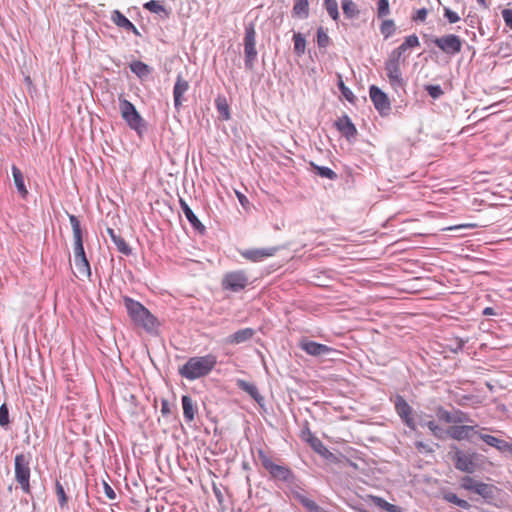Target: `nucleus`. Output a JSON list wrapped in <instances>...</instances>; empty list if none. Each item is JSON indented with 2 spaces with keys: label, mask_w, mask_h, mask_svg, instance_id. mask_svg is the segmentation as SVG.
Returning <instances> with one entry per match:
<instances>
[{
  "label": "nucleus",
  "mask_w": 512,
  "mask_h": 512,
  "mask_svg": "<svg viewBox=\"0 0 512 512\" xmlns=\"http://www.w3.org/2000/svg\"><path fill=\"white\" fill-rule=\"evenodd\" d=\"M123 300L128 315L134 324L142 327L148 333L156 332L159 326V322L147 308H145L140 302L130 297H124Z\"/></svg>",
  "instance_id": "1"
},
{
  "label": "nucleus",
  "mask_w": 512,
  "mask_h": 512,
  "mask_svg": "<svg viewBox=\"0 0 512 512\" xmlns=\"http://www.w3.org/2000/svg\"><path fill=\"white\" fill-rule=\"evenodd\" d=\"M216 363L217 359L212 354L191 357L179 369V374L188 380H195L208 375L214 369Z\"/></svg>",
  "instance_id": "2"
},
{
  "label": "nucleus",
  "mask_w": 512,
  "mask_h": 512,
  "mask_svg": "<svg viewBox=\"0 0 512 512\" xmlns=\"http://www.w3.org/2000/svg\"><path fill=\"white\" fill-rule=\"evenodd\" d=\"M15 479L25 493L30 492V456L17 454L15 456Z\"/></svg>",
  "instance_id": "3"
},
{
  "label": "nucleus",
  "mask_w": 512,
  "mask_h": 512,
  "mask_svg": "<svg viewBox=\"0 0 512 512\" xmlns=\"http://www.w3.org/2000/svg\"><path fill=\"white\" fill-rule=\"evenodd\" d=\"M258 456L262 461L263 467L272 478L281 481H289L292 478V472L288 467L274 462L271 457L263 454L262 451H258Z\"/></svg>",
  "instance_id": "4"
},
{
  "label": "nucleus",
  "mask_w": 512,
  "mask_h": 512,
  "mask_svg": "<svg viewBox=\"0 0 512 512\" xmlns=\"http://www.w3.org/2000/svg\"><path fill=\"white\" fill-rule=\"evenodd\" d=\"M119 102L122 118L127 122L130 128L138 130L143 125V119L135 106L124 98H119Z\"/></svg>",
  "instance_id": "5"
},
{
  "label": "nucleus",
  "mask_w": 512,
  "mask_h": 512,
  "mask_svg": "<svg viewBox=\"0 0 512 512\" xmlns=\"http://www.w3.org/2000/svg\"><path fill=\"white\" fill-rule=\"evenodd\" d=\"M433 42L442 52L448 55H456L462 50V40L455 34L437 37Z\"/></svg>",
  "instance_id": "6"
},
{
  "label": "nucleus",
  "mask_w": 512,
  "mask_h": 512,
  "mask_svg": "<svg viewBox=\"0 0 512 512\" xmlns=\"http://www.w3.org/2000/svg\"><path fill=\"white\" fill-rule=\"evenodd\" d=\"M369 95L375 109L380 115L386 116L391 111V103L386 93L375 85L370 86Z\"/></svg>",
  "instance_id": "7"
},
{
  "label": "nucleus",
  "mask_w": 512,
  "mask_h": 512,
  "mask_svg": "<svg viewBox=\"0 0 512 512\" xmlns=\"http://www.w3.org/2000/svg\"><path fill=\"white\" fill-rule=\"evenodd\" d=\"M401 62L393 60L388 57L385 62V71L391 87L394 90L404 87V79L400 70Z\"/></svg>",
  "instance_id": "8"
},
{
  "label": "nucleus",
  "mask_w": 512,
  "mask_h": 512,
  "mask_svg": "<svg viewBox=\"0 0 512 512\" xmlns=\"http://www.w3.org/2000/svg\"><path fill=\"white\" fill-rule=\"evenodd\" d=\"M420 46L419 38L416 34L405 37L402 44L396 49L392 50L389 58L404 63L407 58V52L413 48Z\"/></svg>",
  "instance_id": "9"
},
{
  "label": "nucleus",
  "mask_w": 512,
  "mask_h": 512,
  "mask_svg": "<svg viewBox=\"0 0 512 512\" xmlns=\"http://www.w3.org/2000/svg\"><path fill=\"white\" fill-rule=\"evenodd\" d=\"M255 31L253 21H249L246 24V34H245V66L248 69L253 68V62L256 56L255 51Z\"/></svg>",
  "instance_id": "10"
},
{
  "label": "nucleus",
  "mask_w": 512,
  "mask_h": 512,
  "mask_svg": "<svg viewBox=\"0 0 512 512\" xmlns=\"http://www.w3.org/2000/svg\"><path fill=\"white\" fill-rule=\"evenodd\" d=\"M301 438L303 441L308 443L317 454H319L323 458H325V459L334 458V454L327 449V447L323 444V442L318 437H316L310 431V429L306 428V429L302 430Z\"/></svg>",
  "instance_id": "11"
},
{
  "label": "nucleus",
  "mask_w": 512,
  "mask_h": 512,
  "mask_svg": "<svg viewBox=\"0 0 512 512\" xmlns=\"http://www.w3.org/2000/svg\"><path fill=\"white\" fill-rule=\"evenodd\" d=\"M248 282V278L243 271H235L227 273L222 281L225 289L237 292L243 289Z\"/></svg>",
  "instance_id": "12"
},
{
  "label": "nucleus",
  "mask_w": 512,
  "mask_h": 512,
  "mask_svg": "<svg viewBox=\"0 0 512 512\" xmlns=\"http://www.w3.org/2000/svg\"><path fill=\"white\" fill-rule=\"evenodd\" d=\"M395 410L399 417L410 429H416V423L412 416V408L402 396H396Z\"/></svg>",
  "instance_id": "13"
},
{
  "label": "nucleus",
  "mask_w": 512,
  "mask_h": 512,
  "mask_svg": "<svg viewBox=\"0 0 512 512\" xmlns=\"http://www.w3.org/2000/svg\"><path fill=\"white\" fill-rule=\"evenodd\" d=\"M69 221L73 230V238H74V258L86 257L84 247H83V239H82V230L80 226V221L75 215H69Z\"/></svg>",
  "instance_id": "14"
},
{
  "label": "nucleus",
  "mask_w": 512,
  "mask_h": 512,
  "mask_svg": "<svg viewBox=\"0 0 512 512\" xmlns=\"http://www.w3.org/2000/svg\"><path fill=\"white\" fill-rule=\"evenodd\" d=\"M453 459L458 470L466 473H473L475 471L474 454H466L461 450H457Z\"/></svg>",
  "instance_id": "15"
},
{
  "label": "nucleus",
  "mask_w": 512,
  "mask_h": 512,
  "mask_svg": "<svg viewBox=\"0 0 512 512\" xmlns=\"http://www.w3.org/2000/svg\"><path fill=\"white\" fill-rule=\"evenodd\" d=\"M474 433L475 426L471 425L451 426L447 429V434L458 441L469 439Z\"/></svg>",
  "instance_id": "16"
},
{
  "label": "nucleus",
  "mask_w": 512,
  "mask_h": 512,
  "mask_svg": "<svg viewBox=\"0 0 512 512\" xmlns=\"http://www.w3.org/2000/svg\"><path fill=\"white\" fill-rule=\"evenodd\" d=\"M335 125L337 129L342 133V135L345 136L348 140L355 138L357 135V129L355 125L347 115L339 118L335 122Z\"/></svg>",
  "instance_id": "17"
},
{
  "label": "nucleus",
  "mask_w": 512,
  "mask_h": 512,
  "mask_svg": "<svg viewBox=\"0 0 512 512\" xmlns=\"http://www.w3.org/2000/svg\"><path fill=\"white\" fill-rule=\"evenodd\" d=\"M300 347L307 354L312 356L325 355L332 351V348L314 341H302Z\"/></svg>",
  "instance_id": "18"
},
{
  "label": "nucleus",
  "mask_w": 512,
  "mask_h": 512,
  "mask_svg": "<svg viewBox=\"0 0 512 512\" xmlns=\"http://www.w3.org/2000/svg\"><path fill=\"white\" fill-rule=\"evenodd\" d=\"M188 88V81H186L181 75H178L173 89L174 106L177 110H179L181 107L182 96L188 90Z\"/></svg>",
  "instance_id": "19"
},
{
  "label": "nucleus",
  "mask_w": 512,
  "mask_h": 512,
  "mask_svg": "<svg viewBox=\"0 0 512 512\" xmlns=\"http://www.w3.org/2000/svg\"><path fill=\"white\" fill-rule=\"evenodd\" d=\"M180 206H181V209L184 213V215L186 216L187 220L190 222V224L193 226V228L197 231H199L200 233H203L204 230H205V227L204 225L199 221V219L197 218V216L194 214V212L192 211V209L189 207V205L183 200V199H180Z\"/></svg>",
  "instance_id": "20"
},
{
  "label": "nucleus",
  "mask_w": 512,
  "mask_h": 512,
  "mask_svg": "<svg viewBox=\"0 0 512 512\" xmlns=\"http://www.w3.org/2000/svg\"><path fill=\"white\" fill-rule=\"evenodd\" d=\"M254 335V330L252 328H245L236 331L235 333L229 335L226 338V343L229 344H241L251 339Z\"/></svg>",
  "instance_id": "21"
},
{
  "label": "nucleus",
  "mask_w": 512,
  "mask_h": 512,
  "mask_svg": "<svg viewBox=\"0 0 512 512\" xmlns=\"http://www.w3.org/2000/svg\"><path fill=\"white\" fill-rule=\"evenodd\" d=\"M106 232L110 236L111 240L116 245V247L120 253H122L124 255L131 254L132 250H131L130 246L126 243V241L120 235L116 234L114 229L107 228Z\"/></svg>",
  "instance_id": "22"
},
{
  "label": "nucleus",
  "mask_w": 512,
  "mask_h": 512,
  "mask_svg": "<svg viewBox=\"0 0 512 512\" xmlns=\"http://www.w3.org/2000/svg\"><path fill=\"white\" fill-rule=\"evenodd\" d=\"M181 401L183 407V416L185 420L187 422H192L197 412V409L194 406L192 398L188 395H183Z\"/></svg>",
  "instance_id": "23"
},
{
  "label": "nucleus",
  "mask_w": 512,
  "mask_h": 512,
  "mask_svg": "<svg viewBox=\"0 0 512 512\" xmlns=\"http://www.w3.org/2000/svg\"><path fill=\"white\" fill-rule=\"evenodd\" d=\"M497 491L498 489L496 486L481 482L480 485H478L476 494L481 496L486 501H491L495 498Z\"/></svg>",
  "instance_id": "24"
},
{
  "label": "nucleus",
  "mask_w": 512,
  "mask_h": 512,
  "mask_svg": "<svg viewBox=\"0 0 512 512\" xmlns=\"http://www.w3.org/2000/svg\"><path fill=\"white\" fill-rule=\"evenodd\" d=\"M215 106L219 113V117L223 120H229L230 119V111L229 106L227 103V100L224 96L219 95L215 99Z\"/></svg>",
  "instance_id": "25"
},
{
  "label": "nucleus",
  "mask_w": 512,
  "mask_h": 512,
  "mask_svg": "<svg viewBox=\"0 0 512 512\" xmlns=\"http://www.w3.org/2000/svg\"><path fill=\"white\" fill-rule=\"evenodd\" d=\"M129 68L131 72H133L140 78L147 77L151 72V69L147 64L138 60L131 62Z\"/></svg>",
  "instance_id": "26"
},
{
  "label": "nucleus",
  "mask_w": 512,
  "mask_h": 512,
  "mask_svg": "<svg viewBox=\"0 0 512 512\" xmlns=\"http://www.w3.org/2000/svg\"><path fill=\"white\" fill-rule=\"evenodd\" d=\"M372 502L379 508L388 512H403V509L397 505L387 502L385 499L379 496H371Z\"/></svg>",
  "instance_id": "27"
},
{
  "label": "nucleus",
  "mask_w": 512,
  "mask_h": 512,
  "mask_svg": "<svg viewBox=\"0 0 512 512\" xmlns=\"http://www.w3.org/2000/svg\"><path fill=\"white\" fill-rule=\"evenodd\" d=\"M77 276L89 277L91 275L90 264L87 257L74 258Z\"/></svg>",
  "instance_id": "28"
},
{
  "label": "nucleus",
  "mask_w": 512,
  "mask_h": 512,
  "mask_svg": "<svg viewBox=\"0 0 512 512\" xmlns=\"http://www.w3.org/2000/svg\"><path fill=\"white\" fill-rule=\"evenodd\" d=\"M341 6L344 15L349 18H355L359 14L358 7L353 0H341Z\"/></svg>",
  "instance_id": "29"
},
{
  "label": "nucleus",
  "mask_w": 512,
  "mask_h": 512,
  "mask_svg": "<svg viewBox=\"0 0 512 512\" xmlns=\"http://www.w3.org/2000/svg\"><path fill=\"white\" fill-rule=\"evenodd\" d=\"M12 174H13L14 183H15V186H16L18 192L20 194H22L23 196H25L27 194V190H26V187L24 184V178H23L22 172L20 171L19 168H17L14 165V166H12Z\"/></svg>",
  "instance_id": "30"
},
{
  "label": "nucleus",
  "mask_w": 512,
  "mask_h": 512,
  "mask_svg": "<svg viewBox=\"0 0 512 512\" xmlns=\"http://www.w3.org/2000/svg\"><path fill=\"white\" fill-rule=\"evenodd\" d=\"M293 12L295 15L301 18H307L309 16V2L308 0H295L293 6Z\"/></svg>",
  "instance_id": "31"
},
{
  "label": "nucleus",
  "mask_w": 512,
  "mask_h": 512,
  "mask_svg": "<svg viewBox=\"0 0 512 512\" xmlns=\"http://www.w3.org/2000/svg\"><path fill=\"white\" fill-rule=\"evenodd\" d=\"M323 6L326 9L328 15L331 17V19H333L334 21L339 20L340 14L338 10L337 0H324Z\"/></svg>",
  "instance_id": "32"
},
{
  "label": "nucleus",
  "mask_w": 512,
  "mask_h": 512,
  "mask_svg": "<svg viewBox=\"0 0 512 512\" xmlns=\"http://www.w3.org/2000/svg\"><path fill=\"white\" fill-rule=\"evenodd\" d=\"M111 20L114 22L115 25H117L120 28H123L124 30L126 28H129V24L131 23V21L119 10H114L112 12Z\"/></svg>",
  "instance_id": "33"
},
{
  "label": "nucleus",
  "mask_w": 512,
  "mask_h": 512,
  "mask_svg": "<svg viewBox=\"0 0 512 512\" xmlns=\"http://www.w3.org/2000/svg\"><path fill=\"white\" fill-rule=\"evenodd\" d=\"M294 51L298 56H301L305 53L306 49V40L301 33H294Z\"/></svg>",
  "instance_id": "34"
},
{
  "label": "nucleus",
  "mask_w": 512,
  "mask_h": 512,
  "mask_svg": "<svg viewBox=\"0 0 512 512\" xmlns=\"http://www.w3.org/2000/svg\"><path fill=\"white\" fill-rule=\"evenodd\" d=\"M236 386L242 391L246 392L251 398L256 400V386L253 383L242 379H237Z\"/></svg>",
  "instance_id": "35"
},
{
  "label": "nucleus",
  "mask_w": 512,
  "mask_h": 512,
  "mask_svg": "<svg viewBox=\"0 0 512 512\" xmlns=\"http://www.w3.org/2000/svg\"><path fill=\"white\" fill-rule=\"evenodd\" d=\"M396 31V26L393 20L386 19L380 25V32L385 39L392 36Z\"/></svg>",
  "instance_id": "36"
},
{
  "label": "nucleus",
  "mask_w": 512,
  "mask_h": 512,
  "mask_svg": "<svg viewBox=\"0 0 512 512\" xmlns=\"http://www.w3.org/2000/svg\"><path fill=\"white\" fill-rule=\"evenodd\" d=\"M481 481H477L470 476H465L461 479L460 486L461 488L476 493L478 489V485H480Z\"/></svg>",
  "instance_id": "37"
},
{
  "label": "nucleus",
  "mask_w": 512,
  "mask_h": 512,
  "mask_svg": "<svg viewBox=\"0 0 512 512\" xmlns=\"http://www.w3.org/2000/svg\"><path fill=\"white\" fill-rule=\"evenodd\" d=\"M481 481H477L470 476H465L461 479L460 486L461 488L476 493L478 489V485H480Z\"/></svg>",
  "instance_id": "38"
},
{
  "label": "nucleus",
  "mask_w": 512,
  "mask_h": 512,
  "mask_svg": "<svg viewBox=\"0 0 512 512\" xmlns=\"http://www.w3.org/2000/svg\"><path fill=\"white\" fill-rule=\"evenodd\" d=\"M481 481H477L470 476H465L461 479L460 486L461 488L476 493L478 489V485H480Z\"/></svg>",
  "instance_id": "39"
},
{
  "label": "nucleus",
  "mask_w": 512,
  "mask_h": 512,
  "mask_svg": "<svg viewBox=\"0 0 512 512\" xmlns=\"http://www.w3.org/2000/svg\"><path fill=\"white\" fill-rule=\"evenodd\" d=\"M444 499L452 504H455L463 509H469L470 504L464 499H460L455 493L449 492L444 495Z\"/></svg>",
  "instance_id": "40"
},
{
  "label": "nucleus",
  "mask_w": 512,
  "mask_h": 512,
  "mask_svg": "<svg viewBox=\"0 0 512 512\" xmlns=\"http://www.w3.org/2000/svg\"><path fill=\"white\" fill-rule=\"evenodd\" d=\"M480 438L489 446L496 447L498 449H502L506 445L505 441L500 440L492 435L481 434Z\"/></svg>",
  "instance_id": "41"
},
{
  "label": "nucleus",
  "mask_w": 512,
  "mask_h": 512,
  "mask_svg": "<svg viewBox=\"0 0 512 512\" xmlns=\"http://www.w3.org/2000/svg\"><path fill=\"white\" fill-rule=\"evenodd\" d=\"M338 78V88L340 89L342 95L345 97L347 101L353 103L355 100L353 92L344 84L341 75H338Z\"/></svg>",
  "instance_id": "42"
},
{
  "label": "nucleus",
  "mask_w": 512,
  "mask_h": 512,
  "mask_svg": "<svg viewBox=\"0 0 512 512\" xmlns=\"http://www.w3.org/2000/svg\"><path fill=\"white\" fill-rule=\"evenodd\" d=\"M143 7L146 10H148L152 13H156V14L166 12L165 7L162 4H160L159 1H156V0H151L147 3H145Z\"/></svg>",
  "instance_id": "43"
},
{
  "label": "nucleus",
  "mask_w": 512,
  "mask_h": 512,
  "mask_svg": "<svg viewBox=\"0 0 512 512\" xmlns=\"http://www.w3.org/2000/svg\"><path fill=\"white\" fill-rule=\"evenodd\" d=\"M423 425L427 426L432 434L439 438H443V429L433 420L423 423Z\"/></svg>",
  "instance_id": "44"
},
{
  "label": "nucleus",
  "mask_w": 512,
  "mask_h": 512,
  "mask_svg": "<svg viewBox=\"0 0 512 512\" xmlns=\"http://www.w3.org/2000/svg\"><path fill=\"white\" fill-rule=\"evenodd\" d=\"M10 423L9 410L6 404L0 406V426L3 428L8 427Z\"/></svg>",
  "instance_id": "45"
},
{
  "label": "nucleus",
  "mask_w": 512,
  "mask_h": 512,
  "mask_svg": "<svg viewBox=\"0 0 512 512\" xmlns=\"http://www.w3.org/2000/svg\"><path fill=\"white\" fill-rule=\"evenodd\" d=\"M330 38L328 34L323 30V28H319L317 31V43L319 47H327L329 44Z\"/></svg>",
  "instance_id": "46"
},
{
  "label": "nucleus",
  "mask_w": 512,
  "mask_h": 512,
  "mask_svg": "<svg viewBox=\"0 0 512 512\" xmlns=\"http://www.w3.org/2000/svg\"><path fill=\"white\" fill-rule=\"evenodd\" d=\"M389 13H390L389 1L388 0H378V8H377L378 17H380V18L385 17Z\"/></svg>",
  "instance_id": "47"
},
{
  "label": "nucleus",
  "mask_w": 512,
  "mask_h": 512,
  "mask_svg": "<svg viewBox=\"0 0 512 512\" xmlns=\"http://www.w3.org/2000/svg\"><path fill=\"white\" fill-rule=\"evenodd\" d=\"M56 495L58 497V502L61 507L65 506L67 504V496L65 494L63 486L60 484V482H56Z\"/></svg>",
  "instance_id": "48"
},
{
  "label": "nucleus",
  "mask_w": 512,
  "mask_h": 512,
  "mask_svg": "<svg viewBox=\"0 0 512 512\" xmlns=\"http://www.w3.org/2000/svg\"><path fill=\"white\" fill-rule=\"evenodd\" d=\"M452 419H453L452 423H463V422H467L469 420V417L463 411L455 410L454 412H452Z\"/></svg>",
  "instance_id": "49"
},
{
  "label": "nucleus",
  "mask_w": 512,
  "mask_h": 512,
  "mask_svg": "<svg viewBox=\"0 0 512 512\" xmlns=\"http://www.w3.org/2000/svg\"><path fill=\"white\" fill-rule=\"evenodd\" d=\"M426 91L434 99L439 98L443 94V91L439 85H428L426 86Z\"/></svg>",
  "instance_id": "50"
},
{
  "label": "nucleus",
  "mask_w": 512,
  "mask_h": 512,
  "mask_svg": "<svg viewBox=\"0 0 512 512\" xmlns=\"http://www.w3.org/2000/svg\"><path fill=\"white\" fill-rule=\"evenodd\" d=\"M317 171L321 177H325V178H328L331 180L336 178V173L328 167H324V166L317 167Z\"/></svg>",
  "instance_id": "51"
},
{
  "label": "nucleus",
  "mask_w": 512,
  "mask_h": 512,
  "mask_svg": "<svg viewBox=\"0 0 512 512\" xmlns=\"http://www.w3.org/2000/svg\"><path fill=\"white\" fill-rule=\"evenodd\" d=\"M437 416L440 420L446 422V423H452L453 422V419H452V412H449L443 408H439L437 410Z\"/></svg>",
  "instance_id": "52"
},
{
  "label": "nucleus",
  "mask_w": 512,
  "mask_h": 512,
  "mask_svg": "<svg viewBox=\"0 0 512 512\" xmlns=\"http://www.w3.org/2000/svg\"><path fill=\"white\" fill-rule=\"evenodd\" d=\"M301 503L310 511V512H318L319 506L316 504L315 501L303 497L301 498Z\"/></svg>",
  "instance_id": "53"
},
{
  "label": "nucleus",
  "mask_w": 512,
  "mask_h": 512,
  "mask_svg": "<svg viewBox=\"0 0 512 512\" xmlns=\"http://www.w3.org/2000/svg\"><path fill=\"white\" fill-rule=\"evenodd\" d=\"M444 16L447 18L449 23H456L460 20L459 15L449 8L444 9Z\"/></svg>",
  "instance_id": "54"
},
{
  "label": "nucleus",
  "mask_w": 512,
  "mask_h": 512,
  "mask_svg": "<svg viewBox=\"0 0 512 512\" xmlns=\"http://www.w3.org/2000/svg\"><path fill=\"white\" fill-rule=\"evenodd\" d=\"M502 17L507 27L512 29V8H507L502 11Z\"/></svg>",
  "instance_id": "55"
},
{
  "label": "nucleus",
  "mask_w": 512,
  "mask_h": 512,
  "mask_svg": "<svg viewBox=\"0 0 512 512\" xmlns=\"http://www.w3.org/2000/svg\"><path fill=\"white\" fill-rule=\"evenodd\" d=\"M428 10L426 8H421L417 10L416 14L413 16L414 21L424 22L427 18Z\"/></svg>",
  "instance_id": "56"
},
{
  "label": "nucleus",
  "mask_w": 512,
  "mask_h": 512,
  "mask_svg": "<svg viewBox=\"0 0 512 512\" xmlns=\"http://www.w3.org/2000/svg\"><path fill=\"white\" fill-rule=\"evenodd\" d=\"M476 224L472 223H466V224H459L455 226L446 227L443 230L452 231V230H460V229H467V228H475Z\"/></svg>",
  "instance_id": "57"
},
{
  "label": "nucleus",
  "mask_w": 512,
  "mask_h": 512,
  "mask_svg": "<svg viewBox=\"0 0 512 512\" xmlns=\"http://www.w3.org/2000/svg\"><path fill=\"white\" fill-rule=\"evenodd\" d=\"M415 446L420 452H426V453L433 452V449L428 444H425L423 441H417L415 443Z\"/></svg>",
  "instance_id": "58"
},
{
  "label": "nucleus",
  "mask_w": 512,
  "mask_h": 512,
  "mask_svg": "<svg viewBox=\"0 0 512 512\" xmlns=\"http://www.w3.org/2000/svg\"><path fill=\"white\" fill-rule=\"evenodd\" d=\"M242 256L246 259L256 262V249H249L241 252Z\"/></svg>",
  "instance_id": "59"
},
{
  "label": "nucleus",
  "mask_w": 512,
  "mask_h": 512,
  "mask_svg": "<svg viewBox=\"0 0 512 512\" xmlns=\"http://www.w3.org/2000/svg\"><path fill=\"white\" fill-rule=\"evenodd\" d=\"M104 491H105V495L109 499L113 500L116 498V494H115L114 490L106 482H104Z\"/></svg>",
  "instance_id": "60"
},
{
  "label": "nucleus",
  "mask_w": 512,
  "mask_h": 512,
  "mask_svg": "<svg viewBox=\"0 0 512 512\" xmlns=\"http://www.w3.org/2000/svg\"><path fill=\"white\" fill-rule=\"evenodd\" d=\"M276 249L275 248H271V249H262V250H259L258 249V257H266V256H271L273 255L274 251Z\"/></svg>",
  "instance_id": "61"
},
{
  "label": "nucleus",
  "mask_w": 512,
  "mask_h": 512,
  "mask_svg": "<svg viewBox=\"0 0 512 512\" xmlns=\"http://www.w3.org/2000/svg\"><path fill=\"white\" fill-rule=\"evenodd\" d=\"M213 491H214V494H215V496L217 497L218 501H219V502H222V497H223V496H222V492H221V490H220L219 488H217V487L214 485V487H213Z\"/></svg>",
  "instance_id": "62"
},
{
  "label": "nucleus",
  "mask_w": 512,
  "mask_h": 512,
  "mask_svg": "<svg viewBox=\"0 0 512 512\" xmlns=\"http://www.w3.org/2000/svg\"><path fill=\"white\" fill-rule=\"evenodd\" d=\"M237 197H238L240 203L242 204V206L245 207L246 203H248L247 198L243 194H241L239 192H237Z\"/></svg>",
  "instance_id": "63"
},
{
  "label": "nucleus",
  "mask_w": 512,
  "mask_h": 512,
  "mask_svg": "<svg viewBox=\"0 0 512 512\" xmlns=\"http://www.w3.org/2000/svg\"><path fill=\"white\" fill-rule=\"evenodd\" d=\"M494 314H495V312H494V309L492 307H486L483 310V315L490 316V315H494Z\"/></svg>",
  "instance_id": "64"
}]
</instances>
